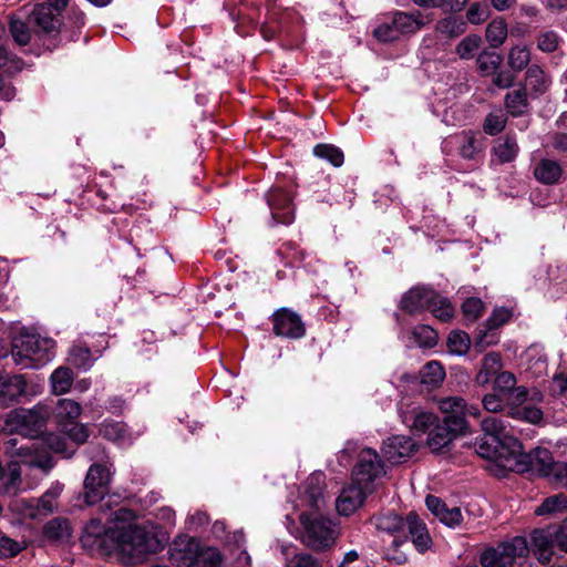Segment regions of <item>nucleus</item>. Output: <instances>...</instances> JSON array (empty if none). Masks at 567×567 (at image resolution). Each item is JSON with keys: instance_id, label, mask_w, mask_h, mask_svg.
Here are the masks:
<instances>
[{"instance_id": "nucleus-12", "label": "nucleus", "mask_w": 567, "mask_h": 567, "mask_svg": "<svg viewBox=\"0 0 567 567\" xmlns=\"http://www.w3.org/2000/svg\"><path fill=\"white\" fill-rule=\"evenodd\" d=\"M271 321L274 332L279 337L299 339L306 333V328L300 316L289 309L282 308L277 310L272 315Z\"/></svg>"}, {"instance_id": "nucleus-25", "label": "nucleus", "mask_w": 567, "mask_h": 567, "mask_svg": "<svg viewBox=\"0 0 567 567\" xmlns=\"http://www.w3.org/2000/svg\"><path fill=\"white\" fill-rule=\"evenodd\" d=\"M551 83L550 76L545 73L538 64H532L527 68L525 73L526 90L529 89L530 93L539 96L547 92Z\"/></svg>"}, {"instance_id": "nucleus-10", "label": "nucleus", "mask_w": 567, "mask_h": 567, "mask_svg": "<svg viewBox=\"0 0 567 567\" xmlns=\"http://www.w3.org/2000/svg\"><path fill=\"white\" fill-rule=\"evenodd\" d=\"M560 526L558 528L536 529L532 534V550L542 564H548L553 556L567 553L561 546Z\"/></svg>"}, {"instance_id": "nucleus-54", "label": "nucleus", "mask_w": 567, "mask_h": 567, "mask_svg": "<svg viewBox=\"0 0 567 567\" xmlns=\"http://www.w3.org/2000/svg\"><path fill=\"white\" fill-rule=\"evenodd\" d=\"M506 125V115L502 112L489 113L483 124L484 132L488 135L501 133Z\"/></svg>"}, {"instance_id": "nucleus-23", "label": "nucleus", "mask_w": 567, "mask_h": 567, "mask_svg": "<svg viewBox=\"0 0 567 567\" xmlns=\"http://www.w3.org/2000/svg\"><path fill=\"white\" fill-rule=\"evenodd\" d=\"M503 361L497 352H488L481 361V367L475 375V383L480 386H486L502 371Z\"/></svg>"}, {"instance_id": "nucleus-57", "label": "nucleus", "mask_w": 567, "mask_h": 567, "mask_svg": "<svg viewBox=\"0 0 567 567\" xmlns=\"http://www.w3.org/2000/svg\"><path fill=\"white\" fill-rule=\"evenodd\" d=\"M484 306L478 298H468L462 305L463 316L466 320L473 322L482 316Z\"/></svg>"}, {"instance_id": "nucleus-18", "label": "nucleus", "mask_w": 567, "mask_h": 567, "mask_svg": "<svg viewBox=\"0 0 567 567\" xmlns=\"http://www.w3.org/2000/svg\"><path fill=\"white\" fill-rule=\"evenodd\" d=\"M415 446L411 437L393 435L384 442L382 452L389 462L400 463L413 454Z\"/></svg>"}, {"instance_id": "nucleus-50", "label": "nucleus", "mask_w": 567, "mask_h": 567, "mask_svg": "<svg viewBox=\"0 0 567 567\" xmlns=\"http://www.w3.org/2000/svg\"><path fill=\"white\" fill-rule=\"evenodd\" d=\"M481 43L482 39L480 35L470 34L460 41L455 51L461 59H471L478 50Z\"/></svg>"}, {"instance_id": "nucleus-60", "label": "nucleus", "mask_w": 567, "mask_h": 567, "mask_svg": "<svg viewBox=\"0 0 567 567\" xmlns=\"http://www.w3.org/2000/svg\"><path fill=\"white\" fill-rule=\"evenodd\" d=\"M480 152L477 140L470 133L464 135V143L460 148V154L465 159H474Z\"/></svg>"}, {"instance_id": "nucleus-30", "label": "nucleus", "mask_w": 567, "mask_h": 567, "mask_svg": "<svg viewBox=\"0 0 567 567\" xmlns=\"http://www.w3.org/2000/svg\"><path fill=\"white\" fill-rule=\"evenodd\" d=\"M423 9H441L445 13H455L464 9L468 0H412Z\"/></svg>"}, {"instance_id": "nucleus-41", "label": "nucleus", "mask_w": 567, "mask_h": 567, "mask_svg": "<svg viewBox=\"0 0 567 567\" xmlns=\"http://www.w3.org/2000/svg\"><path fill=\"white\" fill-rule=\"evenodd\" d=\"M313 154L317 157L324 158L330 162L334 167H340L343 164L344 156L340 148L331 144H318L313 147Z\"/></svg>"}, {"instance_id": "nucleus-28", "label": "nucleus", "mask_w": 567, "mask_h": 567, "mask_svg": "<svg viewBox=\"0 0 567 567\" xmlns=\"http://www.w3.org/2000/svg\"><path fill=\"white\" fill-rule=\"evenodd\" d=\"M466 30V23L458 17H446L439 20L435 24V31L445 39H454L462 35Z\"/></svg>"}, {"instance_id": "nucleus-21", "label": "nucleus", "mask_w": 567, "mask_h": 567, "mask_svg": "<svg viewBox=\"0 0 567 567\" xmlns=\"http://www.w3.org/2000/svg\"><path fill=\"white\" fill-rule=\"evenodd\" d=\"M326 476L322 472L312 473L305 483V502L317 511L326 505L324 499Z\"/></svg>"}, {"instance_id": "nucleus-19", "label": "nucleus", "mask_w": 567, "mask_h": 567, "mask_svg": "<svg viewBox=\"0 0 567 567\" xmlns=\"http://www.w3.org/2000/svg\"><path fill=\"white\" fill-rule=\"evenodd\" d=\"M435 291L427 287H414L410 289L401 300V308L415 315L424 309H429L430 302L434 300Z\"/></svg>"}, {"instance_id": "nucleus-5", "label": "nucleus", "mask_w": 567, "mask_h": 567, "mask_svg": "<svg viewBox=\"0 0 567 567\" xmlns=\"http://www.w3.org/2000/svg\"><path fill=\"white\" fill-rule=\"evenodd\" d=\"M95 462L89 467L83 483V498L87 505L103 499L112 477L113 462L100 446L93 449Z\"/></svg>"}, {"instance_id": "nucleus-36", "label": "nucleus", "mask_w": 567, "mask_h": 567, "mask_svg": "<svg viewBox=\"0 0 567 567\" xmlns=\"http://www.w3.org/2000/svg\"><path fill=\"white\" fill-rule=\"evenodd\" d=\"M9 27L10 33L18 44L25 45L30 42L32 31L30 29L31 25L29 24V21L25 22L18 16H11Z\"/></svg>"}, {"instance_id": "nucleus-4", "label": "nucleus", "mask_w": 567, "mask_h": 567, "mask_svg": "<svg viewBox=\"0 0 567 567\" xmlns=\"http://www.w3.org/2000/svg\"><path fill=\"white\" fill-rule=\"evenodd\" d=\"M55 342L35 333L21 332L13 339L11 355L23 369L40 368L54 358Z\"/></svg>"}, {"instance_id": "nucleus-11", "label": "nucleus", "mask_w": 567, "mask_h": 567, "mask_svg": "<svg viewBox=\"0 0 567 567\" xmlns=\"http://www.w3.org/2000/svg\"><path fill=\"white\" fill-rule=\"evenodd\" d=\"M493 461L509 471L527 470V456L522 453L520 443L512 436L499 440V447Z\"/></svg>"}, {"instance_id": "nucleus-3", "label": "nucleus", "mask_w": 567, "mask_h": 567, "mask_svg": "<svg viewBox=\"0 0 567 567\" xmlns=\"http://www.w3.org/2000/svg\"><path fill=\"white\" fill-rule=\"evenodd\" d=\"M299 540L316 553L330 550L340 537L337 522L319 513L302 512L299 515Z\"/></svg>"}, {"instance_id": "nucleus-6", "label": "nucleus", "mask_w": 567, "mask_h": 567, "mask_svg": "<svg viewBox=\"0 0 567 567\" xmlns=\"http://www.w3.org/2000/svg\"><path fill=\"white\" fill-rule=\"evenodd\" d=\"M47 416V408L41 404L31 409H13L0 419V431L8 434L18 433L23 436L35 437L43 432Z\"/></svg>"}, {"instance_id": "nucleus-43", "label": "nucleus", "mask_w": 567, "mask_h": 567, "mask_svg": "<svg viewBox=\"0 0 567 567\" xmlns=\"http://www.w3.org/2000/svg\"><path fill=\"white\" fill-rule=\"evenodd\" d=\"M429 310L433 316L442 321H447L453 317L454 308L450 300L435 292V298L430 302Z\"/></svg>"}, {"instance_id": "nucleus-31", "label": "nucleus", "mask_w": 567, "mask_h": 567, "mask_svg": "<svg viewBox=\"0 0 567 567\" xmlns=\"http://www.w3.org/2000/svg\"><path fill=\"white\" fill-rule=\"evenodd\" d=\"M50 382L54 394L66 393L73 383V372L70 368L60 367L52 372Z\"/></svg>"}, {"instance_id": "nucleus-14", "label": "nucleus", "mask_w": 567, "mask_h": 567, "mask_svg": "<svg viewBox=\"0 0 567 567\" xmlns=\"http://www.w3.org/2000/svg\"><path fill=\"white\" fill-rule=\"evenodd\" d=\"M440 411L445 415L443 422L453 426V431L466 432V402L461 396H446L437 401Z\"/></svg>"}, {"instance_id": "nucleus-49", "label": "nucleus", "mask_w": 567, "mask_h": 567, "mask_svg": "<svg viewBox=\"0 0 567 567\" xmlns=\"http://www.w3.org/2000/svg\"><path fill=\"white\" fill-rule=\"evenodd\" d=\"M482 430L485 436H494L496 440H503L507 437L505 433L504 421L496 416H488L481 422Z\"/></svg>"}, {"instance_id": "nucleus-29", "label": "nucleus", "mask_w": 567, "mask_h": 567, "mask_svg": "<svg viewBox=\"0 0 567 567\" xmlns=\"http://www.w3.org/2000/svg\"><path fill=\"white\" fill-rule=\"evenodd\" d=\"M3 492L8 495H17L21 489L22 472L18 462H10L3 472Z\"/></svg>"}, {"instance_id": "nucleus-22", "label": "nucleus", "mask_w": 567, "mask_h": 567, "mask_svg": "<svg viewBox=\"0 0 567 567\" xmlns=\"http://www.w3.org/2000/svg\"><path fill=\"white\" fill-rule=\"evenodd\" d=\"M402 421L405 423L412 431L416 433H425L431 431L436 424V416L427 411H424L420 408H413L410 411H403Z\"/></svg>"}, {"instance_id": "nucleus-59", "label": "nucleus", "mask_w": 567, "mask_h": 567, "mask_svg": "<svg viewBox=\"0 0 567 567\" xmlns=\"http://www.w3.org/2000/svg\"><path fill=\"white\" fill-rule=\"evenodd\" d=\"M488 17V8L485 3H472L466 12V18L472 24H481Z\"/></svg>"}, {"instance_id": "nucleus-26", "label": "nucleus", "mask_w": 567, "mask_h": 567, "mask_svg": "<svg viewBox=\"0 0 567 567\" xmlns=\"http://www.w3.org/2000/svg\"><path fill=\"white\" fill-rule=\"evenodd\" d=\"M460 434H464V432L453 431V426H449L444 422L436 424L429 433L427 445L433 452H440Z\"/></svg>"}, {"instance_id": "nucleus-17", "label": "nucleus", "mask_w": 567, "mask_h": 567, "mask_svg": "<svg viewBox=\"0 0 567 567\" xmlns=\"http://www.w3.org/2000/svg\"><path fill=\"white\" fill-rule=\"evenodd\" d=\"M373 491L370 488H364L361 484L351 483L348 487H344L337 498L336 507L339 514L341 515H350L357 508H359L368 494H371Z\"/></svg>"}, {"instance_id": "nucleus-63", "label": "nucleus", "mask_w": 567, "mask_h": 567, "mask_svg": "<svg viewBox=\"0 0 567 567\" xmlns=\"http://www.w3.org/2000/svg\"><path fill=\"white\" fill-rule=\"evenodd\" d=\"M29 465L32 467H38L42 470L45 474H48L54 467V461L52 456L44 454H39V451L35 452L34 456L30 460Z\"/></svg>"}, {"instance_id": "nucleus-13", "label": "nucleus", "mask_w": 567, "mask_h": 567, "mask_svg": "<svg viewBox=\"0 0 567 567\" xmlns=\"http://www.w3.org/2000/svg\"><path fill=\"white\" fill-rule=\"evenodd\" d=\"M199 542L187 535L176 537L169 545L168 559L175 567H192Z\"/></svg>"}, {"instance_id": "nucleus-42", "label": "nucleus", "mask_w": 567, "mask_h": 567, "mask_svg": "<svg viewBox=\"0 0 567 567\" xmlns=\"http://www.w3.org/2000/svg\"><path fill=\"white\" fill-rule=\"evenodd\" d=\"M69 361L75 368L86 370L93 362L91 350L87 347L75 344L70 349Z\"/></svg>"}, {"instance_id": "nucleus-7", "label": "nucleus", "mask_w": 567, "mask_h": 567, "mask_svg": "<svg viewBox=\"0 0 567 567\" xmlns=\"http://www.w3.org/2000/svg\"><path fill=\"white\" fill-rule=\"evenodd\" d=\"M528 551L526 538L517 536L509 542L486 548L481 554V565L483 567H513L516 559L526 557Z\"/></svg>"}, {"instance_id": "nucleus-32", "label": "nucleus", "mask_w": 567, "mask_h": 567, "mask_svg": "<svg viewBox=\"0 0 567 567\" xmlns=\"http://www.w3.org/2000/svg\"><path fill=\"white\" fill-rule=\"evenodd\" d=\"M485 38L492 48L501 47L507 38V24L503 19L491 21L485 31Z\"/></svg>"}, {"instance_id": "nucleus-33", "label": "nucleus", "mask_w": 567, "mask_h": 567, "mask_svg": "<svg viewBox=\"0 0 567 567\" xmlns=\"http://www.w3.org/2000/svg\"><path fill=\"white\" fill-rule=\"evenodd\" d=\"M194 558L192 567H220L221 565V555L214 547H203L199 545Z\"/></svg>"}, {"instance_id": "nucleus-8", "label": "nucleus", "mask_w": 567, "mask_h": 567, "mask_svg": "<svg viewBox=\"0 0 567 567\" xmlns=\"http://www.w3.org/2000/svg\"><path fill=\"white\" fill-rule=\"evenodd\" d=\"M384 475V463L379 453L371 447L361 450L351 472L352 482L374 491L377 482Z\"/></svg>"}, {"instance_id": "nucleus-58", "label": "nucleus", "mask_w": 567, "mask_h": 567, "mask_svg": "<svg viewBox=\"0 0 567 567\" xmlns=\"http://www.w3.org/2000/svg\"><path fill=\"white\" fill-rule=\"evenodd\" d=\"M24 549V545L7 536L0 537V556L11 558Z\"/></svg>"}, {"instance_id": "nucleus-56", "label": "nucleus", "mask_w": 567, "mask_h": 567, "mask_svg": "<svg viewBox=\"0 0 567 567\" xmlns=\"http://www.w3.org/2000/svg\"><path fill=\"white\" fill-rule=\"evenodd\" d=\"M497 447H499V440H496L494 436H485L483 435L476 444V452L480 456L494 460Z\"/></svg>"}, {"instance_id": "nucleus-55", "label": "nucleus", "mask_w": 567, "mask_h": 567, "mask_svg": "<svg viewBox=\"0 0 567 567\" xmlns=\"http://www.w3.org/2000/svg\"><path fill=\"white\" fill-rule=\"evenodd\" d=\"M516 385V377L509 371H501L493 380V389L501 394H509Z\"/></svg>"}, {"instance_id": "nucleus-47", "label": "nucleus", "mask_w": 567, "mask_h": 567, "mask_svg": "<svg viewBox=\"0 0 567 567\" xmlns=\"http://www.w3.org/2000/svg\"><path fill=\"white\" fill-rule=\"evenodd\" d=\"M82 408L80 403L71 399H60L55 412L60 420H75L80 416Z\"/></svg>"}, {"instance_id": "nucleus-2", "label": "nucleus", "mask_w": 567, "mask_h": 567, "mask_svg": "<svg viewBox=\"0 0 567 567\" xmlns=\"http://www.w3.org/2000/svg\"><path fill=\"white\" fill-rule=\"evenodd\" d=\"M375 526L378 530L394 536V547L406 543L408 537L420 553H424L432 545L426 525L415 513H410L405 518L394 513L382 514L377 517Z\"/></svg>"}, {"instance_id": "nucleus-38", "label": "nucleus", "mask_w": 567, "mask_h": 567, "mask_svg": "<svg viewBox=\"0 0 567 567\" xmlns=\"http://www.w3.org/2000/svg\"><path fill=\"white\" fill-rule=\"evenodd\" d=\"M420 375L423 384L437 386L443 382L445 371L440 362L431 361L422 368Z\"/></svg>"}, {"instance_id": "nucleus-35", "label": "nucleus", "mask_w": 567, "mask_h": 567, "mask_svg": "<svg viewBox=\"0 0 567 567\" xmlns=\"http://www.w3.org/2000/svg\"><path fill=\"white\" fill-rule=\"evenodd\" d=\"M505 105L512 115H522L528 105L526 87H519L507 93L505 97Z\"/></svg>"}, {"instance_id": "nucleus-48", "label": "nucleus", "mask_w": 567, "mask_h": 567, "mask_svg": "<svg viewBox=\"0 0 567 567\" xmlns=\"http://www.w3.org/2000/svg\"><path fill=\"white\" fill-rule=\"evenodd\" d=\"M100 434L110 441H122L127 436L126 426L120 422L105 421L100 425Z\"/></svg>"}, {"instance_id": "nucleus-37", "label": "nucleus", "mask_w": 567, "mask_h": 567, "mask_svg": "<svg viewBox=\"0 0 567 567\" xmlns=\"http://www.w3.org/2000/svg\"><path fill=\"white\" fill-rule=\"evenodd\" d=\"M63 486L59 483L51 486L39 499L37 509L42 515H49L54 512L58 505V497L60 496Z\"/></svg>"}, {"instance_id": "nucleus-1", "label": "nucleus", "mask_w": 567, "mask_h": 567, "mask_svg": "<svg viewBox=\"0 0 567 567\" xmlns=\"http://www.w3.org/2000/svg\"><path fill=\"white\" fill-rule=\"evenodd\" d=\"M116 548L130 563L143 560L147 555L162 550L168 538L153 527L128 524L115 532Z\"/></svg>"}, {"instance_id": "nucleus-46", "label": "nucleus", "mask_w": 567, "mask_h": 567, "mask_svg": "<svg viewBox=\"0 0 567 567\" xmlns=\"http://www.w3.org/2000/svg\"><path fill=\"white\" fill-rule=\"evenodd\" d=\"M477 68L484 74H492L502 63V56L496 52L483 51L478 54Z\"/></svg>"}, {"instance_id": "nucleus-64", "label": "nucleus", "mask_w": 567, "mask_h": 567, "mask_svg": "<svg viewBox=\"0 0 567 567\" xmlns=\"http://www.w3.org/2000/svg\"><path fill=\"white\" fill-rule=\"evenodd\" d=\"M482 404L483 408L491 413H498L504 409L503 401L496 393L485 394L482 399Z\"/></svg>"}, {"instance_id": "nucleus-53", "label": "nucleus", "mask_w": 567, "mask_h": 567, "mask_svg": "<svg viewBox=\"0 0 567 567\" xmlns=\"http://www.w3.org/2000/svg\"><path fill=\"white\" fill-rule=\"evenodd\" d=\"M560 43V37L551 30L542 31L537 35V48L542 52L551 53L555 52Z\"/></svg>"}, {"instance_id": "nucleus-9", "label": "nucleus", "mask_w": 567, "mask_h": 567, "mask_svg": "<svg viewBox=\"0 0 567 567\" xmlns=\"http://www.w3.org/2000/svg\"><path fill=\"white\" fill-rule=\"evenodd\" d=\"M69 0H47L38 3L29 13V24L35 33L56 32L62 24V12Z\"/></svg>"}, {"instance_id": "nucleus-34", "label": "nucleus", "mask_w": 567, "mask_h": 567, "mask_svg": "<svg viewBox=\"0 0 567 567\" xmlns=\"http://www.w3.org/2000/svg\"><path fill=\"white\" fill-rule=\"evenodd\" d=\"M493 152L499 163H508L517 156L518 145L515 138L506 136L495 144Z\"/></svg>"}, {"instance_id": "nucleus-62", "label": "nucleus", "mask_w": 567, "mask_h": 567, "mask_svg": "<svg viewBox=\"0 0 567 567\" xmlns=\"http://www.w3.org/2000/svg\"><path fill=\"white\" fill-rule=\"evenodd\" d=\"M395 29L393 21L390 24L383 23L374 30V37L382 42L394 41L399 37V32Z\"/></svg>"}, {"instance_id": "nucleus-20", "label": "nucleus", "mask_w": 567, "mask_h": 567, "mask_svg": "<svg viewBox=\"0 0 567 567\" xmlns=\"http://www.w3.org/2000/svg\"><path fill=\"white\" fill-rule=\"evenodd\" d=\"M268 204L272 218L278 223L290 224L293 220L291 196L288 192L274 189L268 194Z\"/></svg>"}, {"instance_id": "nucleus-27", "label": "nucleus", "mask_w": 567, "mask_h": 567, "mask_svg": "<svg viewBox=\"0 0 567 567\" xmlns=\"http://www.w3.org/2000/svg\"><path fill=\"white\" fill-rule=\"evenodd\" d=\"M563 175V168L556 161L543 158L534 168L535 178L545 185L557 184Z\"/></svg>"}, {"instance_id": "nucleus-16", "label": "nucleus", "mask_w": 567, "mask_h": 567, "mask_svg": "<svg viewBox=\"0 0 567 567\" xmlns=\"http://www.w3.org/2000/svg\"><path fill=\"white\" fill-rule=\"evenodd\" d=\"M27 394V381L21 374L0 373V405L10 406Z\"/></svg>"}, {"instance_id": "nucleus-52", "label": "nucleus", "mask_w": 567, "mask_h": 567, "mask_svg": "<svg viewBox=\"0 0 567 567\" xmlns=\"http://www.w3.org/2000/svg\"><path fill=\"white\" fill-rule=\"evenodd\" d=\"M567 508V497L563 495H554L547 497L536 509L535 514L540 516L545 514H551L561 509Z\"/></svg>"}, {"instance_id": "nucleus-45", "label": "nucleus", "mask_w": 567, "mask_h": 567, "mask_svg": "<svg viewBox=\"0 0 567 567\" xmlns=\"http://www.w3.org/2000/svg\"><path fill=\"white\" fill-rule=\"evenodd\" d=\"M471 346V339L463 331H452L447 338V347L451 353L463 355L467 353Z\"/></svg>"}, {"instance_id": "nucleus-61", "label": "nucleus", "mask_w": 567, "mask_h": 567, "mask_svg": "<svg viewBox=\"0 0 567 567\" xmlns=\"http://www.w3.org/2000/svg\"><path fill=\"white\" fill-rule=\"evenodd\" d=\"M287 567H321V565L312 554L298 553L289 560Z\"/></svg>"}, {"instance_id": "nucleus-44", "label": "nucleus", "mask_w": 567, "mask_h": 567, "mask_svg": "<svg viewBox=\"0 0 567 567\" xmlns=\"http://www.w3.org/2000/svg\"><path fill=\"white\" fill-rule=\"evenodd\" d=\"M412 336L414 341L423 348H433L439 339L436 331L426 324L416 326Z\"/></svg>"}, {"instance_id": "nucleus-15", "label": "nucleus", "mask_w": 567, "mask_h": 567, "mask_svg": "<svg viewBox=\"0 0 567 567\" xmlns=\"http://www.w3.org/2000/svg\"><path fill=\"white\" fill-rule=\"evenodd\" d=\"M532 470L538 472L542 476L560 484L564 471L559 465H566L563 462H555L551 453L546 449H535L533 454L527 456Z\"/></svg>"}, {"instance_id": "nucleus-39", "label": "nucleus", "mask_w": 567, "mask_h": 567, "mask_svg": "<svg viewBox=\"0 0 567 567\" xmlns=\"http://www.w3.org/2000/svg\"><path fill=\"white\" fill-rule=\"evenodd\" d=\"M530 61V51L526 45H515L511 48L507 55V64L508 66L515 71L519 72L528 66Z\"/></svg>"}, {"instance_id": "nucleus-24", "label": "nucleus", "mask_w": 567, "mask_h": 567, "mask_svg": "<svg viewBox=\"0 0 567 567\" xmlns=\"http://www.w3.org/2000/svg\"><path fill=\"white\" fill-rule=\"evenodd\" d=\"M393 25L399 34H412L421 30L427 23L424 14L420 11L402 12L396 11L393 14Z\"/></svg>"}, {"instance_id": "nucleus-51", "label": "nucleus", "mask_w": 567, "mask_h": 567, "mask_svg": "<svg viewBox=\"0 0 567 567\" xmlns=\"http://www.w3.org/2000/svg\"><path fill=\"white\" fill-rule=\"evenodd\" d=\"M43 534L49 539H61L69 536V524L61 518H53L43 527Z\"/></svg>"}, {"instance_id": "nucleus-40", "label": "nucleus", "mask_w": 567, "mask_h": 567, "mask_svg": "<svg viewBox=\"0 0 567 567\" xmlns=\"http://www.w3.org/2000/svg\"><path fill=\"white\" fill-rule=\"evenodd\" d=\"M507 415L532 424H538L543 420V411L533 405L509 406Z\"/></svg>"}]
</instances>
